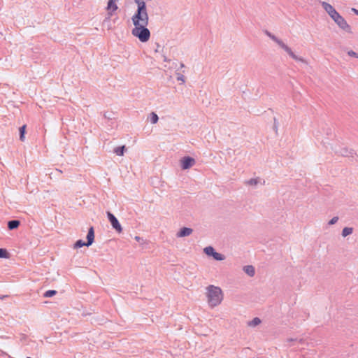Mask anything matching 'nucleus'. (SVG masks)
Segmentation results:
<instances>
[{"label":"nucleus","mask_w":358,"mask_h":358,"mask_svg":"<svg viewBox=\"0 0 358 358\" xmlns=\"http://www.w3.org/2000/svg\"><path fill=\"white\" fill-rule=\"evenodd\" d=\"M207 298L208 305L211 308H214L219 304L223 300V294L222 289L213 285H210L207 287Z\"/></svg>","instance_id":"1"},{"label":"nucleus","mask_w":358,"mask_h":358,"mask_svg":"<svg viewBox=\"0 0 358 358\" xmlns=\"http://www.w3.org/2000/svg\"><path fill=\"white\" fill-rule=\"evenodd\" d=\"M148 24L135 25L131 30V34L141 42L146 43L150 40V31L147 28Z\"/></svg>","instance_id":"2"},{"label":"nucleus","mask_w":358,"mask_h":358,"mask_svg":"<svg viewBox=\"0 0 358 358\" xmlns=\"http://www.w3.org/2000/svg\"><path fill=\"white\" fill-rule=\"evenodd\" d=\"M267 35L273 40L281 48H282L287 54L294 59L296 61H299L301 62H306V61L301 57H298L292 51V50L286 45L282 41L277 38L275 36L272 35L270 33H267Z\"/></svg>","instance_id":"3"},{"label":"nucleus","mask_w":358,"mask_h":358,"mask_svg":"<svg viewBox=\"0 0 358 358\" xmlns=\"http://www.w3.org/2000/svg\"><path fill=\"white\" fill-rule=\"evenodd\" d=\"M87 239V243H85L82 240L77 241L74 244V248H80L83 246H90L93 243L94 239V228L92 227H90L88 231Z\"/></svg>","instance_id":"4"},{"label":"nucleus","mask_w":358,"mask_h":358,"mask_svg":"<svg viewBox=\"0 0 358 358\" xmlns=\"http://www.w3.org/2000/svg\"><path fill=\"white\" fill-rule=\"evenodd\" d=\"M117 1L118 0H108L106 8L107 12V20H110L111 17L113 16L115 12L117 10Z\"/></svg>","instance_id":"5"},{"label":"nucleus","mask_w":358,"mask_h":358,"mask_svg":"<svg viewBox=\"0 0 358 358\" xmlns=\"http://www.w3.org/2000/svg\"><path fill=\"white\" fill-rule=\"evenodd\" d=\"M332 20L337 24V25L341 29H342L343 30L345 31L348 33H352L351 27L340 14H338L335 18H333Z\"/></svg>","instance_id":"6"},{"label":"nucleus","mask_w":358,"mask_h":358,"mask_svg":"<svg viewBox=\"0 0 358 358\" xmlns=\"http://www.w3.org/2000/svg\"><path fill=\"white\" fill-rule=\"evenodd\" d=\"M107 216L109 221L111 223L112 227L118 232L120 233L122 231V228L119 223L117 219L110 212L107 213Z\"/></svg>","instance_id":"7"},{"label":"nucleus","mask_w":358,"mask_h":358,"mask_svg":"<svg viewBox=\"0 0 358 358\" xmlns=\"http://www.w3.org/2000/svg\"><path fill=\"white\" fill-rule=\"evenodd\" d=\"M322 5L323 8L332 19L335 18L339 14L331 4L327 2H322Z\"/></svg>","instance_id":"8"},{"label":"nucleus","mask_w":358,"mask_h":358,"mask_svg":"<svg viewBox=\"0 0 358 358\" xmlns=\"http://www.w3.org/2000/svg\"><path fill=\"white\" fill-rule=\"evenodd\" d=\"M194 163H195L194 159L189 157H184L182 159H181V165H182V169H187L190 168L191 166H192L194 164Z\"/></svg>","instance_id":"9"},{"label":"nucleus","mask_w":358,"mask_h":358,"mask_svg":"<svg viewBox=\"0 0 358 358\" xmlns=\"http://www.w3.org/2000/svg\"><path fill=\"white\" fill-rule=\"evenodd\" d=\"M192 233V229L187 227H183L180 229V231L177 234L178 237H184L189 236Z\"/></svg>","instance_id":"10"},{"label":"nucleus","mask_w":358,"mask_h":358,"mask_svg":"<svg viewBox=\"0 0 358 358\" xmlns=\"http://www.w3.org/2000/svg\"><path fill=\"white\" fill-rule=\"evenodd\" d=\"M20 222L18 220H11L8 223V227L10 230L15 229L17 228L20 225Z\"/></svg>","instance_id":"11"},{"label":"nucleus","mask_w":358,"mask_h":358,"mask_svg":"<svg viewBox=\"0 0 358 358\" xmlns=\"http://www.w3.org/2000/svg\"><path fill=\"white\" fill-rule=\"evenodd\" d=\"M244 271L250 276H253L255 275V268L252 266H245L243 268Z\"/></svg>","instance_id":"12"},{"label":"nucleus","mask_w":358,"mask_h":358,"mask_svg":"<svg viewBox=\"0 0 358 358\" xmlns=\"http://www.w3.org/2000/svg\"><path fill=\"white\" fill-rule=\"evenodd\" d=\"M353 231V229L351 228V227H345L343 229V231H342V236L343 237H346L347 236L351 234Z\"/></svg>","instance_id":"13"},{"label":"nucleus","mask_w":358,"mask_h":358,"mask_svg":"<svg viewBox=\"0 0 358 358\" xmlns=\"http://www.w3.org/2000/svg\"><path fill=\"white\" fill-rule=\"evenodd\" d=\"M204 252L207 255L213 256L215 250L213 247L209 246L204 248Z\"/></svg>","instance_id":"14"},{"label":"nucleus","mask_w":358,"mask_h":358,"mask_svg":"<svg viewBox=\"0 0 358 358\" xmlns=\"http://www.w3.org/2000/svg\"><path fill=\"white\" fill-rule=\"evenodd\" d=\"M124 148L125 147L124 145L117 147L115 149V152L119 156H122L124 155Z\"/></svg>","instance_id":"15"},{"label":"nucleus","mask_w":358,"mask_h":358,"mask_svg":"<svg viewBox=\"0 0 358 358\" xmlns=\"http://www.w3.org/2000/svg\"><path fill=\"white\" fill-rule=\"evenodd\" d=\"M25 130H26V125H23L22 127H21L20 128V138L22 141H24Z\"/></svg>","instance_id":"16"},{"label":"nucleus","mask_w":358,"mask_h":358,"mask_svg":"<svg viewBox=\"0 0 358 358\" xmlns=\"http://www.w3.org/2000/svg\"><path fill=\"white\" fill-rule=\"evenodd\" d=\"M9 254L6 249L0 248V258H8Z\"/></svg>","instance_id":"17"},{"label":"nucleus","mask_w":358,"mask_h":358,"mask_svg":"<svg viewBox=\"0 0 358 358\" xmlns=\"http://www.w3.org/2000/svg\"><path fill=\"white\" fill-rule=\"evenodd\" d=\"M213 258L216 260H219V261H221V260H224V256L222 255V254L220 253H218L217 252L215 251L213 255Z\"/></svg>","instance_id":"18"},{"label":"nucleus","mask_w":358,"mask_h":358,"mask_svg":"<svg viewBox=\"0 0 358 358\" xmlns=\"http://www.w3.org/2000/svg\"><path fill=\"white\" fill-rule=\"evenodd\" d=\"M57 292L55 290H48L45 292L44 296L45 297H51L54 295H55Z\"/></svg>","instance_id":"19"},{"label":"nucleus","mask_w":358,"mask_h":358,"mask_svg":"<svg viewBox=\"0 0 358 358\" xmlns=\"http://www.w3.org/2000/svg\"><path fill=\"white\" fill-rule=\"evenodd\" d=\"M259 182V180L257 178H252L246 182V184L249 185H256Z\"/></svg>","instance_id":"20"},{"label":"nucleus","mask_w":358,"mask_h":358,"mask_svg":"<svg viewBox=\"0 0 358 358\" xmlns=\"http://www.w3.org/2000/svg\"><path fill=\"white\" fill-rule=\"evenodd\" d=\"M260 322H261V320L258 317H255L250 322V325L256 326V325H258L259 324H260Z\"/></svg>","instance_id":"21"},{"label":"nucleus","mask_w":358,"mask_h":358,"mask_svg":"<svg viewBox=\"0 0 358 358\" xmlns=\"http://www.w3.org/2000/svg\"><path fill=\"white\" fill-rule=\"evenodd\" d=\"M158 121V116L156 113H151V122L153 124H155L157 123Z\"/></svg>","instance_id":"22"},{"label":"nucleus","mask_w":358,"mask_h":358,"mask_svg":"<svg viewBox=\"0 0 358 358\" xmlns=\"http://www.w3.org/2000/svg\"><path fill=\"white\" fill-rule=\"evenodd\" d=\"M338 220V217H334L329 222V224L332 225L337 222Z\"/></svg>","instance_id":"23"},{"label":"nucleus","mask_w":358,"mask_h":358,"mask_svg":"<svg viewBox=\"0 0 358 358\" xmlns=\"http://www.w3.org/2000/svg\"><path fill=\"white\" fill-rule=\"evenodd\" d=\"M348 54L350 57H355L358 58V55L355 52H354L353 50L348 51Z\"/></svg>","instance_id":"24"},{"label":"nucleus","mask_w":358,"mask_h":358,"mask_svg":"<svg viewBox=\"0 0 358 358\" xmlns=\"http://www.w3.org/2000/svg\"><path fill=\"white\" fill-rule=\"evenodd\" d=\"M352 11L353 13H355L356 15H358V10H357L356 8H352Z\"/></svg>","instance_id":"25"},{"label":"nucleus","mask_w":358,"mask_h":358,"mask_svg":"<svg viewBox=\"0 0 358 358\" xmlns=\"http://www.w3.org/2000/svg\"><path fill=\"white\" fill-rule=\"evenodd\" d=\"M140 238H140L139 236H136V237H135V239H136V241H138L140 240Z\"/></svg>","instance_id":"26"},{"label":"nucleus","mask_w":358,"mask_h":358,"mask_svg":"<svg viewBox=\"0 0 358 358\" xmlns=\"http://www.w3.org/2000/svg\"><path fill=\"white\" fill-rule=\"evenodd\" d=\"M27 358H31V357H27Z\"/></svg>","instance_id":"27"}]
</instances>
